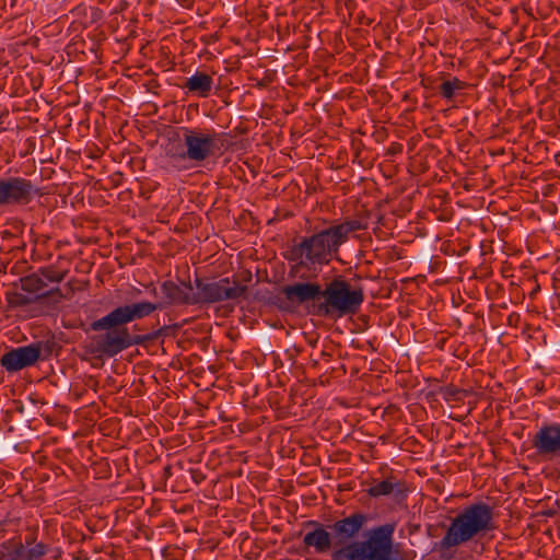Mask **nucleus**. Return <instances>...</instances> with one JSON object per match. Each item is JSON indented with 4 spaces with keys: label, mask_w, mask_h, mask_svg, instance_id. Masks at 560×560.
<instances>
[{
    "label": "nucleus",
    "mask_w": 560,
    "mask_h": 560,
    "mask_svg": "<svg viewBox=\"0 0 560 560\" xmlns=\"http://www.w3.org/2000/svg\"><path fill=\"white\" fill-rule=\"evenodd\" d=\"M149 288H151V293L152 294H156V288L154 285L150 284Z\"/></svg>",
    "instance_id": "nucleus-26"
},
{
    "label": "nucleus",
    "mask_w": 560,
    "mask_h": 560,
    "mask_svg": "<svg viewBox=\"0 0 560 560\" xmlns=\"http://www.w3.org/2000/svg\"><path fill=\"white\" fill-rule=\"evenodd\" d=\"M38 273L43 277V279L48 282H61L68 271L67 270H60L56 268L55 266H46L38 269Z\"/></svg>",
    "instance_id": "nucleus-20"
},
{
    "label": "nucleus",
    "mask_w": 560,
    "mask_h": 560,
    "mask_svg": "<svg viewBox=\"0 0 560 560\" xmlns=\"http://www.w3.org/2000/svg\"><path fill=\"white\" fill-rule=\"evenodd\" d=\"M42 354L39 343H31L5 352L0 363L8 372H18L35 364Z\"/></svg>",
    "instance_id": "nucleus-13"
},
{
    "label": "nucleus",
    "mask_w": 560,
    "mask_h": 560,
    "mask_svg": "<svg viewBox=\"0 0 560 560\" xmlns=\"http://www.w3.org/2000/svg\"><path fill=\"white\" fill-rule=\"evenodd\" d=\"M495 529L493 508L485 502L465 506L451 520L445 535L439 542L441 550L477 540Z\"/></svg>",
    "instance_id": "nucleus-2"
},
{
    "label": "nucleus",
    "mask_w": 560,
    "mask_h": 560,
    "mask_svg": "<svg viewBox=\"0 0 560 560\" xmlns=\"http://www.w3.org/2000/svg\"><path fill=\"white\" fill-rule=\"evenodd\" d=\"M366 523L368 515L355 512L328 525L327 528L330 529L334 538L335 550L357 542L355 539L360 536Z\"/></svg>",
    "instance_id": "nucleus-10"
},
{
    "label": "nucleus",
    "mask_w": 560,
    "mask_h": 560,
    "mask_svg": "<svg viewBox=\"0 0 560 560\" xmlns=\"http://www.w3.org/2000/svg\"><path fill=\"white\" fill-rule=\"evenodd\" d=\"M42 195L40 189L25 177L0 178V207L26 206Z\"/></svg>",
    "instance_id": "nucleus-8"
},
{
    "label": "nucleus",
    "mask_w": 560,
    "mask_h": 560,
    "mask_svg": "<svg viewBox=\"0 0 560 560\" xmlns=\"http://www.w3.org/2000/svg\"><path fill=\"white\" fill-rule=\"evenodd\" d=\"M195 305H210L225 301L241 302L247 299L248 288L235 277L209 279L196 277Z\"/></svg>",
    "instance_id": "nucleus-5"
},
{
    "label": "nucleus",
    "mask_w": 560,
    "mask_h": 560,
    "mask_svg": "<svg viewBox=\"0 0 560 560\" xmlns=\"http://www.w3.org/2000/svg\"><path fill=\"white\" fill-rule=\"evenodd\" d=\"M324 301L317 305L316 314L328 316L338 313L339 316L357 313L364 300L361 288L351 289L341 277L334 278L323 290Z\"/></svg>",
    "instance_id": "nucleus-4"
},
{
    "label": "nucleus",
    "mask_w": 560,
    "mask_h": 560,
    "mask_svg": "<svg viewBox=\"0 0 560 560\" xmlns=\"http://www.w3.org/2000/svg\"><path fill=\"white\" fill-rule=\"evenodd\" d=\"M213 79L211 75L197 71L188 78L184 88L199 97H208L212 91Z\"/></svg>",
    "instance_id": "nucleus-18"
},
{
    "label": "nucleus",
    "mask_w": 560,
    "mask_h": 560,
    "mask_svg": "<svg viewBox=\"0 0 560 560\" xmlns=\"http://www.w3.org/2000/svg\"><path fill=\"white\" fill-rule=\"evenodd\" d=\"M559 474H560V462H559Z\"/></svg>",
    "instance_id": "nucleus-27"
},
{
    "label": "nucleus",
    "mask_w": 560,
    "mask_h": 560,
    "mask_svg": "<svg viewBox=\"0 0 560 560\" xmlns=\"http://www.w3.org/2000/svg\"><path fill=\"white\" fill-rule=\"evenodd\" d=\"M0 549V560H21L15 542H4Z\"/></svg>",
    "instance_id": "nucleus-23"
},
{
    "label": "nucleus",
    "mask_w": 560,
    "mask_h": 560,
    "mask_svg": "<svg viewBox=\"0 0 560 560\" xmlns=\"http://www.w3.org/2000/svg\"><path fill=\"white\" fill-rule=\"evenodd\" d=\"M47 287V282L38 271L21 279V289L25 292L35 294V300L52 298L55 302H59L60 300L68 298V295L63 294L58 287L46 290Z\"/></svg>",
    "instance_id": "nucleus-14"
},
{
    "label": "nucleus",
    "mask_w": 560,
    "mask_h": 560,
    "mask_svg": "<svg viewBox=\"0 0 560 560\" xmlns=\"http://www.w3.org/2000/svg\"><path fill=\"white\" fill-rule=\"evenodd\" d=\"M306 525L313 526L314 529L304 536L303 544L305 547H313L316 553H326L332 547L335 548L330 529L316 521H308Z\"/></svg>",
    "instance_id": "nucleus-15"
},
{
    "label": "nucleus",
    "mask_w": 560,
    "mask_h": 560,
    "mask_svg": "<svg viewBox=\"0 0 560 560\" xmlns=\"http://www.w3.org/2000/svg\"><path fill=\"white\" fill-rule=\"evenodd\" d=\"M160 288L163 299L156 304L162 305V310L171 305H195V285L189 280H182L179 283L166 280Z\"/></svg>",
    "instance_id": "nucleus-12"
},
{
    "label": "nucleus",
    "mask_w": 560,
    "mask_h": 560,
    "mask_svg": "<svg viewBox=\"0 0 560 560\" xmlns=\"http://www.w3.org/2000/svg\"><path fill=\"white\" fill-rule=\"evenodd\" d=\"M158 310L162 311V305L147 301L121 305L114 308L107 315L101 317L98 326H102L101 328L109 326H126L133 320L151 315Z\"/></svg>",
    "instance_id": "nucleus-9"
},
{
    "label": "nucleus",
    "mask_w": 560,
    "mask_h": 560,
    "mask_svg": "<svg viewBox=\"0 0 560 560\" xmlns=\"http://www.w3.org/2000/svg\"><path fill=\"white\" fill-rule=\"evenodd\" d=\"M363 229L364 225L359 220H346L311 236L302 237L290 250V260L295 261L290 273L303 280L311 278L302 270L306 268L316 272L318 267L328 265L340 246L348 241L349 235Z\"/></svg>",
    "instance_id": "nucleus-1"
},
{
    "label": "nucleus",
    "mask_w": 560,
    "mask_h": 560,
    "mask_svg": "<svg viewBox=\"0 0 560 560\" xmlns=\"http://www.w3.org/2000/svg\"><path fill=\"white\" fill-rule=\"evenodd\" d=\"M182 139L186 148V156L195 163H202L219 149V135L214 130L183 127Z\"/></svg>",
    "instance_id": "nucleus-7"
},
{
    "label": "nucleus",
    "mask_w": 560,
    "mask_h": 560,
    "mask_svg": "<svg viewBox=\"0 0 560 560\" xmlns=\"http://www.w3.org/2000/svg\"><path fill=\"white\" fill-rule=\"evenodd\" d=\"M34 300L33 299H30L25 295H18L16 298V304L18 305H26V304H30L31 302H33Z\"/></svg>",
    "instance_id": "nucleus-25"
},
{
    "label": "nucleus",
    "mask_w": 560,
    "mask_h": 560,
    "mask_svg": "<svg viewBox=\"0 0 560 560\" xmlns=\"http://www.w3.org/2000/svg\"><path fill=\"white\" fill-rule=\"evenodd\" d=\"M406 491L404 482L395 481L394 478L382 480L366 490L368 494L372 498L389 495L393 493L397 499L404 498L406 495Z\"/></svg>",
    "instance_id": "nucleus-17"
},
{
    "label": "nucleus",
    "mask_w": 560,
    "mask_h": 560,
    "mask_svg": "<svg viewBox=\"0 0 560 560\" xmlns=\"http://www.w3.org/2000/svg\"><path fill=\"white\" fill-rule=\"evenodd\" d=\"M101 318L90 324V329L101 332L89 338L85 345V351L94 358H113L126 350L127 343V327L126 326H109L101 328L98 326Z\"/></svg>",
    "instance_id": "nucleus-6"
},
{
    "label": "nucleus",
    "mask_w": 560,
    "mask_h": 560,
    "mask_svg": "<svg viewBox=\"0 0 560 560\" xmlns=\"http://www.w3.org/2000/svg\"><path fill=\"white\" fill-rule=\"evenodd\" d=\"M150 337L149 336H139V335H136V336H132L130 332H129V329L127 328V346H126V349H128L129 347L131 346H135V345H142L145 340H149Z\"/></svg>",
    "instance_id": "nucleus-24"
},
{
    "label": "nucleus",
    "mask_w": 560,
    "mask_h": 560,
    "mask_svg": "<svg viewBox=\"0 0 560 560\" xmlns=\"http://www.w3.org/2000/svg\"><path fill=\"white\" fill-rule=\"evenodd\" d=\"M465 83L457 78H453L452 80H446L440 85V94L447 100H451L455 91L463 90Z\"/></svg>",
    "instance_id": "nucleus-21"
},
{
    "label": "nucleus",
    "mask_w": 560,
    "mask_h": 560,
    "mask_svg": "<svg viewBox=\"0 0 560 560\" xmlns=\"http://www.w3.org/2000/svg\"><path fill=\"white\" fill-rule=\"evenodd\" d=\"M166 155L175 162L188 160L185 144L170 143L166 147Z\"/></svg>",
    "instance_id": "nucleus-22"
},
{
    "label": "nucleus",
    "mask_w": 560,
    "mask_h": 560,
    "mask_svg": "<svg viewBox=\"0 0 560 560\" xmlns=\"http://www.w3.org/2000/svg\"><path fill=\"white\" fill-rule=\"evenodd\" d=\"M532 446L539 456L548 458L560 456V423L542 424L533 435Z\"/></svg>",
    "instance_id": "nucleus-11"
},
{
    "label": "nucleus",
    "mask_w": 560,
    "mask_h": 560,
    "mask_svg": "<svg viewBox=\"0 0 560 560\" xmlns=\"http://www.w3.org/2000/svg\"><path fill=\"white\" fill-rule=\"evenodd\" d=\"M21 560H39L46 553V545L38 542L26 549L22 542H15Z\"/></svg>",
    "instance_id": "nucleus-19"
},
{
    "label": "nucleus",
    "mask_w": 560,
    "mask_h": 560,
    "mask_svg": "<svg viewBox=\"0 0 560 560\" xmlns=\"http://www.w3.org/2000/svg\"><path fill=\"white\" fill-rule=\"evenodd\" d=\"M282 292L287 300L298 304L319 300L323 294L322 287L315 282H298L285 285Z\"/></svg>",
    "instance_id": "nucleus-16"
},
{
    "label": "nucleus",
    "mask_w": 560,
    "mask_h": 560,
    "mask_svg": "<svg viewBox=\"0 0 560 560\" xmlns=\"http://www.w3.org/2000/svg\"><path fill=\"white\" fill-rule=\"evenodd\" d=\"M394 530L392 524L373 527L364 540L334 550L331 560H408L394 548Z\"/></svg>",
    "instance_id": "nucleus-3"
}]
</instances>
